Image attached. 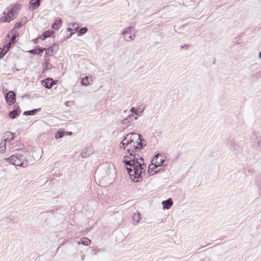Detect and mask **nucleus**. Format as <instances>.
Segmentation results:
<instances>
[{
    "label": "nucleus",
    "mask_w": 261,
    "mask_h": 261,
    "mask_svg": "<svg viewBox=\"0 0 261 261\" xmlns=\"http://www.w3.org/2000/svg\"><path fill=\"white\" fill-rule=\"evenodd\" d=\"M128 155H125L123 159V162L125 164L126 168L127 170L130 178L135 182L140 181L142 179V175L145 172L144 168L146 166L141 162H138L136 161V154L134 151L127 150Z\"/></svg>",
    "instance_id": "1"
},
{
    "label": "nucleus",
    "mask_w": 261,
    "mask_h": 261,
    "mask_svg": "<svg viewBox=\"0 0 261 261\" xmlns=\"http://www.w3.org/2000/svg\"><path fill=\"white\" fill-rule=\"evenodd\" d=\"M20 5L13 4L7 8L4 12V16L0 19L1 22H10L15 18L14 10L18 8Z\"/></svg>",
    "instance_id": "2"
},
{
    "label": "nucleus",
    "mask_w": 261,
    "mask_h": 261,
    "mask_svg": "<svg viewBox=\"0 0 261 261\" xmlns=\"http://www.w3.org/2000/svg\"><path fill=\"white\" fill-rule=\"evenodd\" d=\"M133 28V27L126 28L122 32L121 34L123 35L124 39L126 41H130L135 39V35H134L133 36L132 35V31Z\"/></svg>",
    "instance_id": "3"
},
{
    "label": "nucleus",
    "mask_w": 261,
    "mask_h": 261,
    "mask_svg": "<svg viewBox=\"0 0 261 261\" xmlns=\"http://www.w3.org/2000/svg\"><path fill=\"white\" fill-rule=\"evenodd\" d=\"M128 134L130 135V136H131L130 143L133 142V147H137V146L135 145L136 142H134V139H137V140H140L139 142H136L137 145H139L140 147H144L145 146H146V144H144L142 142L143 140L141 139L142 136L141 135L134 133H129Z\"/></svg>",
    "instance_id": "4"
},
{
    "label": "nucleus",
    "mask_w": 261,
    "mask_h": 261,
    "mask_svg": "<svg viewBox=\"0 0 261 261\" xmlns=\"http://www.w3.org/2000/svg\"><path fill=\"white\" fill-rule=\"evenodd\" d=\"M250 140L254 146L261 147V136L256 132H254L250 137Z\"/></svg>",
    "instance_id": "5"
},
{
    "label": "nucleus",
    "mask_w": 261,
    "mask_h": 261,
    "mask_svg": "<svg viewBox=\"0 0 261 261\" xmlns=\"http://www.w3.org/2000/svg\"><path fill=\"white\" fill-rule=\"evenodd\" d=\"M6 99L9 105H12L16 100L15 94L12 91L8 92L6 95Z\"/></svg>",
    "instance_id": "6"
},
{
    "label": "nucleus",
    "mask_w": 261,
    "mask_h": 261,
    "mask_svg": "<svg viewBox=\"0 0 261 261\" xmlns=\"http://www.w3.org/2000/svg\"><path fill=\"white\" fill-rule=\"evenodd\" d=\"M42 85L47 89L51 88L55 84V81L50 78H47L41 81Z\"/></svg>",
    "instance_id": "7"
},
{
    "label": "nucleus",
    "mask_w": 261,
    "mask_h": 261,
    "mask_svg": "<svg viewBox=\"0 0 261 261\" xmlns=\"http://www.w3.org/2000/svg\"><path fill=\"white\" fill-rule=\"evenodd\" d=\"M164 162V159H163V156L158 154L156 155L154 158L152 160L151 163L157 165V166H159L160 167L163 164Z\"/></svg>",
    "instance_id": "8"
},
{
    "label": "nucleus",
    "mask_w": 261,
    "mask_h": 261,
    "mask_svg": "<svg viewBox=\"0 0 261 261\" xmlns=\"http://www.w3.org/2000/svg\"><path fill=\"white\" fill-rule=\"evenodd\" d=\"M160 167L159 166H157V165H156L151 163L148 166V172L150 175H154L157 173L159 170H160Z\"/></svg>",
    "instance_id": "9"
},
{
    "label": "nucleus",
    "mask_w": 261,
    "mask_h": 261,
    "mask_svg": "<svg viewBox=\"0 0 261 261\" xmlns=\"http://www.w3.org/2000/svg\"><path fill=\"white\" fill-rule=\"evenodd\" d=\"M41 1V0H30L29 2L30 9H32V10L37 9L40 6Z\"/></svg>",
    "instance_id": "10"
},
{
    "label": "nucleus",
    "mask_w": 261,
    "mask_h": 261,
    "mask_svg": "<svg viewBox=\"0 0 261 261\" xmlns=\"http://www.w3.org/2000/svg\"><path fill=\"white\" fill-rule=\"evenodd\" d=\"M10 137H8L7 138L4 139L1 142L0 144V147H6L7 144V143L8 142V145H11L10 142L13 140V137L12 134H9Z\"/></svg>",
    "instance_id": "11"
},
{
    "label": "nucleus",
    "mask_w": 261,
    "mask_h": 261,
    "mask_svg": "<svg viewBox=\"0 0 261 261\" xmlns=\"http://www.w3.org/2000/svg\"><path fill=\"white\" fill-rule=\"evenodd\" d=\"M45 50V48L38 46L33 49L29 50V52L32 54H36L38 55L43 53Z\"/></svg>",
    "instance_id": "12"
},
{
    "label": "nucleus",
    "mask_w": 261,
    "mask_h": 261,
    "mask_svg": "<svg viewBox=\"0 0 261 261\" xmlns=\"http://www.w3.org/2000/svg\"><path fill=\"white\" fill-rule=\"evenodd\" d=\"M20 112L21 110L20 109L13 110L9 113V116L11 119H14L19 115Z\"/></svg>",
    "instance_id": "13"
},
{
    "label": "nucleus",
    "mask_w": 261,
    "mask_h": 261,
    "mask_svg": "<svg viewBox=\"0 0 261 261\" xmlns=\"http://www.w3.org/2000/svg\"><path fill=\"white\" fill-rule=\"evenodd\" d=\"M162 204L164 208L169 209L173 204V201L171 198H169L167 200L163 201Z\"/></svg>",
    "instance_id": "14"
},
{
    "label": "nucleus",
    "mask_w": 261,
    "mask_h": 261,
    "mask_svg": "<svg viewBox=\"0 0 261 261\" xmlns=\"http://www.w3.org/2000/svg\"><path fill=\"white\" fill-rule=\"evenodd\" d=\"M130 140H131V136L129 135L128 134H127L125 137L124 139L121 142V144H122V145H128L129 144H130V146H132V143H130Z\"/></svg>",
    "instance_id": "15"
},
{
    "label": "nucleus",
    "mask_w": 261,
    "mask_h": 261,
    "mask_svg": "<svg viewBox=\"0 0 261 261\" xmlns=\"http://www.w3.org/2000/svg\"><path fill=\"white\" fill-rule=\"evenodd\" d=\"M62 20L61 19H56L53 23L51 28L55 30H58L61 25Z\"/></svg>",
    "instance_id": "16"
},
{
    "label": "nucleus",
    "mask_w": 261,
    "mask_h": 261,
    "mask_svg": "<svg viewBox=\"0 0 261 261\" xmlns=\"http://www.w3.org/2000/svg\"><path fill=\"white\" fill-rule=\"evenodd\" d=\"M41 111V108L35 109L30 111H26L23 112L24 115H34Z\"/></svg>",
    "instance_id": "17"
},
{
    "label": "nucleus",
    "mask_w": 261,
    "mask_h": 261,
    "mask_svg": "<svg viewBox=\"0 0 261 261\" xmlns=\"http://www.w3.org/2000/svg\"><path fill=\"white\" fill-rule=\"evenodd\" d=\"M137 119V117L133 115H129L123 121V124H126L130 122V121H134Z\"/></svg>",
    "instance_id": "18"
},
{
    "label": "nucleus",
    "mask_w": 261,
    "mask_h": 261,
    "mask_svg": "<svg viewBox=\"0 0 261 261\" xmlns=\"http://www.w3.org/2000/svg\"><path fill=\"white\" fill-rule=\"evenodd\" d=\"M90 81H92L91 77L87 76L82 79L81 84L84 86H87L91 84Z\"/></svg>",
    "instance_id": "19"
},
{
    "label": "nucleus",
    "mask_w": 261,
    "mask_h": 261,
    "mask_svg": "<svg viewBox=\"0 0 261 261\" xmlns=\"http://www.w3.org/2000/svg\"><path fill=\"white\" fill-rule=\"evenodd\" d=\"M53 33H54V32L53 31H45V32H44L42 34V35L41 36L40 38L42 40H44L47 37H50V35H51V34H53Z\"/></svg>",
    "instance_id": "20"
},
{
    "label": "nucleus",
    "mask_w": 261,
    "mask_h": 261,
    "mask_svg": "<svg viewBox=\"0 0 261 261\" xmlns=\"http://www.w3.org/2000/svg\"><path fill=\"white\" fill-rule=\"evenodd\" d=\"M139 109L140 108H138V109H136L134 107H132L131 109H130V111L132 113H134L135 114V115H136L137 116H140L141 115V114L143 113V111H144V109L142 110V111H141L140 112L139 111Z\"/></svg>",
    "instance_id": "21"
},
{
    "label": "nucleus",
    "mask_w": 261,
    "mask_h": 261,
    "mask_svg": "<svg viewBox=\"0 0 261 261\" xmlns=\"http://www.w3.org/2000/svg\"><path fill=\"white\" fill-rule=\"evenodd\" d=\"M79 243H81L84 245L88 246L90 244L91 241L88 238L84 237L80 240V242Z\"/></svg>",
    "instance_id": "22"
},
{
    "label": "nucleus",
    "mask_w": 261,
    "mask_h": 261,
    "mask_svg": "<svg viewBox=\"0 0 261 261\" xmlns=\"http://www.w3.org/2000/svg\"><path fill=\"white\" fill-rule=\"evenodd\" d=\"M88 31L87 27H82L77 32L78 36H81L86 34Z\"/></svg>",
    "instance_id": "23"
},
{
    "label": "nucleus",
    "mask_w": 261,
    "mask_h": 261,
    "mask_svg": "<svg viewBox=\"0 0 261 261\" xmlns=\"http://www.w3.org/2000/svg\"><path fill=\"white\" fill-rule=\"evenodd\" d=\"M64 135H65V131L58 130L55 135V138L57 139H60L62 138Z\"/></svg>",
    "instance_id": "24"
},
{
    "label": "nucleus",
    "mask_w": 261,
    "mask_h": 261,
    "mask_svg": "<svg viewBox=\"0 0 261 261\" xmlns=\"http://www.w3.org/2000/svg\"><path fill=\"white\" fill-rule=\"evenodd\" d=\"M72 27L73 28V29L72 28H68L67 29V30H68V31H71L72 30H73V32L72 33V34H73L77 31L79 26H78V24L76 23H73L72 24Z\"/></svg>",
    "instance_id": "25"
},
{
    "label": "nucleus",
    "mask_w": 261,
    "mask_h": 261,
    "mask_svg": "<svg viewBox=\"0 0 261 261\" xmlns=\"http://www.w3.org/2000/svg\"><path fill=\"white\" fill-rule=\"evenodd\" d=\"M45 50L46 51L45 54L48 56H51V54L49 53V51H51V53L55 52L54 46H50L47 49L45 48Z\"/></svg>",
    "instance_id": "26"
},
{
    "label": "nucleus",
    "mask_w": 261,
    "mask_h": 261,
    "mask_svg": "<svg viewBox=\"0 0 261 261\" xmlns=\"http://www.w3.org/2000/svg\"><path fill=\"white\" fill-rule=\"evenodd\" d=\"M11 47V42H9L6 45H4L3 48H5V51H6V54L9 51L10 48Z\"/></svg>",
    "instance_id": "27"
},
{
    "label": "nucleus",
    "mask_w": 261,
    "mask_h": 261,
    "mask_svg": "<svg viewBox=\"0 0 261 261\" xmlns=\"http://www.w3.org/2000/svg\"><path fill=\"white\" fill-rule=\"evenodd\" d=\"M6 55V51L5 48H0V59L2 58Z\"/></svg>",
    "instance_id": "28"
},
{
    "label": "nucleus",
    "mask_w": 261,
    "mask_h": 261,
    "mask_svg": "<svg viewBox=\"0 0 261 261\" xmlns=\"http://www.w3.org/2000/svg\"><path fill=\"white\" fill-rule=\"evenodd\" d=\"M23 24L21 23V22H17L15 24V28L16 29H19L22 26Z\"/></svg>",
    "instance_id": "29"
},
{
    "label": "nucleus",
    "mask_w": 261,
    "mask_h": 261,
    "mask_svg": "<svg viewBox=\"0 0 261 261\" xmlns=\"http://www.w3.org/2000/svg\"><path fill=\"white\" fill-rule=\"evenodd\" d=\"M252 76L256 77L257 79L261 77V71L255 73L254 74H253Z\"/></svg>",
    "instance_id": "30"
},
{
    "label": "nucleus",
    "mask_w": 261,
    "mask_h": 261,
    "mask_svg": "<svg viewBox=\"0 0 261 261\" xmlns=\"http://www.w3.org/2000/svg\"><path fill=\"white\" fill-rule=\"evenodd\" d=\"M15 39H16V36L15 35H13L11 38V40L9 42H11V44L13 43L14 42H15Z\"/></svg>",
    "instance_id": "31"
},
{
    "label": "nucleus",
    "mask_w": 261,
    "mask_h": 261,
    "mask_svg": "<svg viewBox=\"0 0 261 261\" xmlns=\"http://www.w3.org/2000/svg\"><path fill=\"white\" fill-rule=\"evenodd\" d=\"M45 66L46 69H47L49 65V62H48V60H47V61H46L45 57Z\"/></svg>",
    "instance_id": "32"
},
{
    "label": "nucleus",
    "mask_w": 261,
    "mask_h": 261,
    "mask_svg": "<svg viewBox=\"0 0 261 261\" xmlns=\"http://www.w3.org/2000/svg\"><path fill=\"white\" fill-rule=\"evenodd\" d=\"M72 133L71 132H65V134H68V135H72Z\"/></svg>",
    "instance_id": "33"
},
{
    "label": "nucleus",
    "mask_w": 261,
    "mask_h": 261,
    "mask_svg": "<svg viewBox=\"0 0 261 261\" xmlns=\"http://www.w3.org/2000/svg\"><path fill=\"white\" fill-rule=\"evenodd\" d=\"M187 46H188V45H187V44H185L184 45L180 46V48H181V49H182V48H184L185 47H187Z\"/></svg>",
    "instance_id": "34"
},
{
    "label": "nucleus",
    "mask_w": 261,
    "mask_h": 261,
    "mask_svg": "<svg viewBox=\"0 0 261 261\" xmlns=\"http://www.w3.org/2000/svg\"><path fill=\"white\" fill-rule=\"evenodd\" d=\"M258 57H259V58L261 59V51L259 52V53Z\"/></svg>",
    "instance_id": "35"
},
{
    "label": "nucleus",
    "mask_w": 261,
    "mask_h": 261,
    "mask_svg": "<svg viewBox=\"0 0 261 261\" xmlns=\"http://www.w3.org/2000/svg\"><path fill=\"white\" fill-rule=\"evenodd\" d=\"M139 148H137V147H136L135 149H139Z\"/></svg>",
    "instance_id": "36"
}]
</instances>
